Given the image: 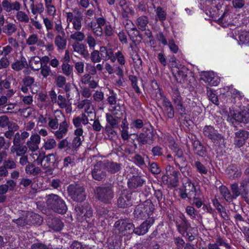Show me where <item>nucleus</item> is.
Wrapping results in <instances>:
<instances>
[{"label":"nucleus","mask_w":249,"mask_h":249,"mask_svg":"<svg viewBox=\"0 0 249 249\" xmlns=\"http://www.w3.org/2000/svg\"><path fill=\"white\" fill-rule=\"evenodd\" d=\"M30 7L31 13L34 15L42 14L45 10V6L42 2H38L36 4H35V3H32V4H30Z\"/></svg>","instance_id":"nucleus-38"},{"label":"nucleus","mask_w":249,"mask_h":249,"mask_svg":"<svg viewBox=\"0 0 249 249\" xmlns=\"http://www.w3.org/2000/svg\"><path fill=\"white\" fill-rule=\"evenodd\" d=\"M88 116L85 113H82L80 116L74 117L72 123L76 129L82 128V124L87 125L89 123Z\"/></svg>","instance_id":"nucleus-25"},{"label":"nucleus","mask_w":249,"mask_h":249,"mask_svg":"<svg viewBox=\"0 0 249 249\" xmlns=\"http://www.w3.org/2000/svg\"><path fill=\"white\" fill-rule=\"evenodd\" d=\"M68 131V124L66 120H63L59 123L58 129L53 132L57 139H61L64 137Z\"/></svg>","instance_id":"nucleus-20"},{"label":"nucleus","mask_w":249,"mask_h":249,"mask_svg":"<svg viewBox=\"0 0 249 249\" xmlns=\"http://www.w3.org/2000/svg\"><path fill=\"white\" fill-rule=\"evenodd\" d=\"M204 80L211 86H216L220 82V79L214 77V74L211 72H206L204 75Z\"/></svg>","instance_id":"nucleus-33"},{"label":"nucleus","mask_w":249,"mask_h":249,"mask_svg":"<svg viewBox=\"0 0 249 249\" xmlns=\"http://www.w3.org/2000/svg\"><path fill=\"white\" fill-rule=\"evenodd\" d=\"M40 142V137L37 134H33L27 141L26 146L30 151L36 152L39 149Z\"/></svg>","instance_id":"nucleus-16"},{"label":"nucleus","mask_w":249,"mask_h":249,"mask_svg":"<svg viewBox=\"0 0 249 249\" xmlns=\"http://www.w3.org/2000/svg\"><path fill=\"white\" fill-rule=\"evenodd\" d=\"M133 224L127 219L117 221L114 225V232L120 236L132 233Z\"/></svg>","instance_id":"nucleus-4"},{"label":"nucleus","mask_w":249,"mask_h":249,"mask_svg":"<svg viewBox=\"0 0 249 249\" xmlns=\"http://www.w3.org/2000/svg\"><path fill=\"white\" fill-rule=\"evenodd\" d=\"M29 65L30 67L34 71H38L42 65L41 58L37 56H35L31 57Z\"/></svg>","instance_id":"nucleus-40"},{"label":"nucleus","mask_w":249,"mask_h":249,"mask_svg":"<svg viewBox=\"0 0 249 249\" xmlns=\"http://www.w3.org/2000/svg\"><path fill=\"white\" fill-rule=\"evenodd\" d=\"M44 6L48 16H54L56 15V7L53 3V0H44Z\"/></svg>","instance_id":"nucleus-32"},{"label":"nucleus","mask_w":249,"mask_h":249,"mask_svg":"<svg viewBox=\"0 0 249 249\" xmlns=\"http://www.w3.org/2000/svg\"><path fill=\"white\" fill-rule=\"evenodd\" d=\"M28 66L25 58L22 57L12 64V68L16 71H19Z\"/></svg>","instance_id":"nucleus-43"},{"label":"nucleus","mask_w":249,"mask_h":249,"mask_svg":"<svg viewBox=\"0 0 249 249\" xmlns=\"http://www.w3.org/2000/svg\"><path fill=\"white\" fill-rule=\"evenodd\" d=\"M55 160V156L54 154H50L47 156H45V159L43 160L44 162L42 163V166L45 168L52 167Z\"/></svg>","instance_id":"nucleus-39"},{"label":"nucleus","mask_w":249,"mask_h":249,"mask_svg":"<svg viewBox=\"0 0 249 249\" xmlns=\"http://www.w3.org/2000/svg\"><path fill=\"white\" fill-rule=\"evenodd\" d=\"M54 43L58 51L65 49L67 43L66 34H57L54 38Z\"/></svg>","instance_id":"nucleus-24"},{"label":"nucleus","mask_w":249,"mask_h":249,"mask_svg":"<svg viewBox=\"0 0 249 249\" xmlns=\"http://www.w3.org/2000/svg\"><path fill=\"white\" fill-rule=\"evenodd\" d=\"M90 27L93 33L97 36H101L103 34V28L95 23L91 21L90 23Z\"/></svg>","instance_id":"nucleus-49"},{"label":"nucleus","mask_w":249,"mask_h":249,"mask_svg":"<svg viewBox=\"0 0 249 249\" xmlns=\"http://www.w3.org/2000/svg\"><path fill=\"white\" fill-rule=\"evenodd\" d=\"M115 57V61L117 60L118 62L122 66H124L126 63V61L123 53L118 51L114 54Z\"/></svg>","instance_id":"nucleus-57"},{"label":"nucleus","mask_w":249,"mask_h":249,"mask_svg":"<svg viewBox=\"0 0 249 249\" xmlns=\"http://www.w3.org/2000/svg\"><path fill=\"white\" fill-rule=\"evenodd\" d=\"M71 100L65 98L64 96L59 95L57 97V100L56 103L61 108H64L67 114H70L72 111L71 103L70 102Z\"/></svg>","instance_id":"nucleus-17"},{"label":"nucleus","mask_w":249,"mask_h":249,"mask_svg":"<svg viewBox=\"0 0 249 249\" xmlns=\"http://www.w3.org/2000/svg\"><path fill=\"white\" fill-rule=\"evenodd\" d=\"M44 143L42 147L45 150H50L55 148L57 145L56 142L52 138L43 139Z\"/></svg>","instance_id":"nucleus-41"},{"label":"nucleus","mask_w":249,"mask_h":249,"mask_svg":"<svg viewBox=\"0 0 249 249\" xmlns=\"http://www.w3.org/2000/svg\"><path fill=\"white\" fill-rule=\"evenodd\" d=\"M98 199L104 203H109L114 197L113 187L111 185L100 186L96 189Z\"/></svg>","instance_id":"nucleus-8"},{"label":"nucleus","mask_w":249,"mask_h":249,"mask_svg":"<svg viewBox=\"0 0 249 249\" xmlns=\"http://www.w3.org/2000/svg\"><path fill=\"white\" fill-rule=\"evenodd\" d=\"M70 38L77 42H81L85 39V36L84 33L77 31L71 34L70 35Z\"/></svg>","instance_id":"nucleus-54"},{"label":"nucleus","mask_w":249,"mask_h":249,"mask_svg":"<svg viewBox=\"0 0 249 249\" xmlns=\"http://www.w3.org/2000/svg\"><path fill=\"white\" fill-rule=\"evenodd\" d=\"M165 170L166 175L163 176L162 179L163 180L166 179L167 182L172 186H177L180 175L179 172L176 170L173 166L170 165L166 167Z\"/></svg>","instance_id":"nucleus-9"},{"label":"nucleus","mask_w":249,"mask_h":249,"mask_svg":"<svg viewBox=\"0 0 249 249\" xmlns=\"http://www.w3.org/2000/svg\"><path fill=\"white\" fill-rule=\"evenodd\" d=\"M86 41L89 45L90 49L94 50L96 45V42L94 37L91 34H88Z\"/></svg>","instance_id":"nucleus-63"},{"label":"nucleus","mask_w":249,"mask_h":249,"mask_svg":"<svg viewBox=\"0 0 249 249\" xmlns=\"http://www.w3.org/2000/svg\"><path fill=\"white\" fill-rule=\"evenodd\" d=\"M172 99L176 106V109L179 111L184 112L185 108L183 106L182 98L178 89H174Z\"/></svg>","instance_id":"nucleus-18"},{"label":"nucleus","mask_w":249,"mask_h":249,"mask_svg":"<svg viewBox=\"0 0 249 249\" xmlns=\"http://www.w3.org/2000/svg\"><path fill=\"white\" fill-rule=\"evenodd\" d=\"M50 226L54 231H60L62 230L63 225L62 222L58 219L54 218L52 219V222L50 225Z\"/></svg>","instance_id":"nucleus-59"},{"label":"nucleus","mask_w":249,"mask_h":249,"mask_svg":"<svg viewBox=\"0 0 249 249\" xmlns=\"http://www.w3.org/2000/svg\"><path fill=\"white\" fill-rule=\"evenodd\" d=\"M228 121L232 124H235V122H240L247 123L248 122L246 117L243 113L236 111L233 112H230V115L229 116Z\"/></svg>","instance_id":"nucleus-22"},{"label":"nucleus","mask_w":249,"mask_h":249,"mask_svg":"<svg viewBox=\"0 0 249 249\" xmlns=\"http://www.w3.org/2000/svg\"><path fill=\"white\" fill-rule=\"evenodd\" d=\"M178 167L185 178H188V177L192 176L191 168L187 164L185 165H180V166H178Z\"/></svg>","instance_id":"nucleus-53"},{"label":"nucleus","mask_w":249,"mask_h":249,"mask_svg":"<svg viewBox=\"0 0 249 249\" xmlns=\"http://www.w3.org/2000/svg\"><path fill=\"white\" fill-rule=\"evenodd\" d=\"M46 203L48 209L60 214H64L67 211L65 201L57 195L51 194L46 196Z\"/></svg>","instance_id":"nucleus-1"},{"label":"nucleus","mask_w":249,"mask_h":249,"mask_svg":"<svg viewBox=\"0 0 249 249\" xmlns=\"http://www.w3.org/2000/svg\"><path fill=\"white\" fill-rule=\"evenodd\" d=\"M144 124L143 121L141 119H137L132 120L130 123V127L131 128H135L140 129L143 127Z\"/></svg>","instance_id":"nucleus-62"},{"label":"nucleus","mask_w":249,"mask_h":249,"mask_svg":"<svg viewBox=\"0 0 249 249\" xmlns=\"http://www.w3.org/2000/svg\"><path fill=\"white\" fill-rule=\"evenodd\" d=\"M106 118L107 123L109 124L108 126L113 127H118L119 122L113 116V115L110 113H107L106 114Z\"/></svg>","instance_id":"nucleus-50"},{"label":"nucleus","mask_w":249,"mask_h":249,"mask_svg":"<svg viewBox=\"0 0 249 249\" xmlns=\"http://www.w3.org/2000/svg\"><path fill=\"white\" fill-rule=\"evenodd\" d=\"M109 110L112 113V115L118 119H120L123 116V107L119 104L110 107Z\"/></svg>","instance_id":"nucleus-37"},{"label":"nucleus","mask_w":249,"mask_h":249,"mask_svg":"<svg viewBox=\"0 0 249 249\" xmlns=\"http://www.w3.org/2000/svg\"><path fill=\"white\" fill-rule=\"evenodd\" d=\"M56 85L60 88H64L66 92V97L69 100H72L74 96L76 97L79 96L78 90L76 88L70 89V85L66 84V78L65 76L59 75L55 80Z\"/></svg>","instance_id":"nucleus-6"},{"label":"nucleus","mask_w":249,"mask_h":249,"mask_svg":"<svg viewBox=\"0 0 249 249\" xmlns=\"http://www.w3.org/2000/svg\"><path fill=\"white\" fill-rule=\"evenodd\" d=\"M193 145V149L195 153L201 157L205 155V148L199 141H194Z\"/></svg>","instance_id":"nucleus-42"},{"label":"nucleus","mask_w":249,"mask_h":249,"mask_svg":"<svg viewBox=\"0 0 249 249\" xmlns=\"http://www.w3.org/2000/svg\"><path fill=\"white\" fill-rule=\"evenodd\" d=\"M100 53L104 60L107 61L110 59L112 62H115L114 53L112 49L103 46L101 47Z\"/></svg>","instance_id":"nucleus-23"},{"label":"nucleus","mask_w":249,"mask_h":249,"mask_svg":"<svg viewBox=\"0 0 249 249\" xmlns=\"http://www.w3.org/2000/svg\"><path fill=\"white\" fill-rule=\"evenodd\" d=\"M144 180L139 176H133L130 178L128 182V185L131 189H136L141 187L143 184Z\"/></svg>","instance_id":"nucleus-30"},{"label":"nucleus","mask_w":249,"mask_h":249,"mask_svg":"<svg viewBox=\"0 0 249 249\" xmlns=\"http://www.w3.org/2000/svg\"><path fill=\"white\" fill-rule=\"evenodd\" d=\"M32 152V158L34 159V161L36 162L37 165L42 166V163L44 162L43 160L45 159V153L40 152L38 150Z\"/></svg>","instance_id":"nucleus-45"},{"label":"nucleus","mask_w":249,"mask_h":249,"mask_svg":"<svg viewBox=\"0 0 249 249\" xmlns=\"http://www.w3.org/2000/svg\"><path fill=\"white\" fill-rule=\"evenodd\" d=\"M148 22V18L146 16H142L137 19L136 24L140 30L144 31L146 30Z\"/></svg>","instance_id":"nucleus-44"},{"label":"nucleus","mask_w":249,"mask_h":249,"mask_svg":"<svg viewBox=\"0 0 249 249\" xmlns=\"http://www.w3.org/2000/svg\"><path fill=\"white\" fill-rule=\"evenodd\" d=\"M104 168L103 161H100L97 162L94 166L91 172L93 178L99 181L104 179L106 176V172L103 171Z\"/></svg>","instance_id":"nucleus-12"},{"label":"nucleus","mask_w":249,"mask_h":249,"mask_svg":"<svg viewBox=\"0 0 249 249\" xmlns=\"http://www.w3.org/2000/svg\"><path fill=\"white\" fill-rule=\"evenodd\" d=\"M203 133L205 136L214 142H216L222 138V135L219 134L217 130H215L213 127L211 125L205 126L203 129Z\"/></svg>","instance_id":"nucleus-13"},{"label":"nucleus","mask_w":249,"mask_h":249,"mask_svg":"<svg viewBox=\"0 0 249 249\" xmlns=\"http://www.w3.org/2000/svg\"><path fill=\"white\" fill-rule=\"evenodd\" d=\"M73 51L82 55L85 59H87L89 56L88 51L85 49V45L83 44L76 43L72 45Z\"/></svg>","instance_id":"nucleus-35"},{"label":"nucleus","mask_w":249,"mask_h":249,"mask_svg":"<svg viewBox=\"0 0 249 249\" xmlns=\"http://www.w3.org/2000/svg\"><path fill=\"white\" fill-rule=\"evenodd\" d=\"M239 41L242 44H248L249 42V34L247 31L242 32L239 36Z\"/></svg>","instance_id":"nucleus-64"},{"label":"nucleus","mask_w":249,"mask_h":249,"mask_svg":"<svg viewBox=\"0 0 249 249\" xmlns=\"http://www.w3.org/2000/svg\"><path fill=\"white\" fill-rule=\"evenodd\" d=\"M219 190L221 194L227 201L231 202L232 201L233 199L231 194L227 187L225 186H221L219 188Z\"/></svg>","instance_id":"nucleus-47"},{"label":"nucleus","mask_w":249,"mask_h":249,"mask_svg":"<svg viewBox=\"0 0 249 249\" xmlns=\"http://www.w3.org/2000/svg\"><path fill=\"white\" fill-rule=\"evenodd\" d=\"M193 165L200 174L206 175L207 174L208 171L207 168L199 161H195Z\"/></svg>","instance_id":"nucleus-51"},{"label":"nucleus","mask_w":249,"mask_h":249,"mask_svg":"<svg viewBox=\"0 0 249 249\" xmlns=\"http://www.w3.org/2000/svg\"><path fill=\"white\" fill-rule=\"evenodd\" d=\"M81 82L84 85H88L91 89H95L98 86V82L93 79L91 75L86 73L81 77Z\"/></svg>","instance_id":"nucleus-27"},{"label":"nucleus","mask_w":249,"mask_h":249,"mask_svg":"<svg viewBox=\"0 0 249 249\" xmlns=\"http://www.w3.org/2000/svg\"><path fill=\"white\" fill-rule=\"evenodd\" d=\"M82 18L80 16H75L74 19L71 22L73 28L76 31H80L82 28Z\"/></svg>","instance_id":"nucleus-60"},{"label":"nucleus","mask_w":249,"mask_h":249,"mask_svg":"<svg viewBox=\"0 0 249 249\" xmlns=\"http://www.w3.org/2000/svg\"><path fill=\"white\" fill-rule=\"evenodd\" d=\"M227 174L228 177L231 179H234L238 178L241 174L240 171L237 169L235 165H231L227 169Z\"/></svg>","instance_id":"nucleus-36"},{"label":"nucleus","mask_w":249,"mask_h":249,"mask_svg":"<svg viewBox=\"0 0 249 249\" xmlns=\"http://www.w3.org/2000/svg\"><path fill=\"white\" fill-rule=\"evenodd\" d=\"M1 5L4 10L7 12H11L13 10L19 11L21 8V5L18 1L11 2L8 0H3Z\"/></svg>","instance_id":"nucleus-21"},{"label":"nucleus","mask_w":249,"mask_h":249,"mask_svg":"<svg viewBox=\"0 0 249 249\" xmlns=\"http://www.w3.org/2000/svg\"><path fill=\"white\" fill-rule=\"evenodd\" d=\"M25 173L30 175L33 176H36L40 174L41 172L40 168L36 167L32 163H28L25 168Z\"/></svg>","instance_id":"nucleus-34"},{"label":"nucleus","mask_w":249,"mask_h":249,"mask_svg":"<svg viewBox=\"0 0 249 249\" xmlns=\"http://www.w3.org/2000/svg\"><path fill=\"white\" fill-rule=\"evenodd\" d=\"M176 224L178 231L180 233H184V231L187 230L188 227H190V225L188 223L183 219H180L178 221H177Z\"/></svg>","instance_id":"nucleus-46"},{"label":"nucleus","mask_w":249,"mask_h":249,"mask_svg":"<svg viewBox=\"0 0 249 249\" xmlns=\"http://www.w3.org/2000/svg\"><path fill=\"white\" fill-rule=\"evenodd\" d=\"M26 43L29 46L36 45L39 47H43L45 46L44 41L39 39L38 36L35 34L30 35L26 39Z\"/></svg>","instance_id":"nucleus-26"},{"label":"nucleus","mask_w":249,"mask_h":249,"mask_svg":"<svg viewBox=\"0 0 249 249\" xmlns=\"http://www.w3.org/2000/svg\"><path fill=\"white\" fill-rule=\"evenodd\" d=\"M154 209L153 204L150 200H147L136 207L134 211V217L139 219H147L151 217Z\"/></svg>","instance_id":"nucleus-2"},{"label":"nucleus","mask_w":249,"mask_h":249,"mask_svg":"<svg viewBox=\"0 0 249 249\" xmlns=\"http://www.w3.org/2000/svg\"><path fill=\"white\" fill-rule=\"evenodd\" d=\"M249 180L245 179L241 182L240 189H239L237 183H233L231 185V189L232 191V196L233 199L236 198L240 195L245 199V200L249 203V198L248 196Z\"/></svg>","instance_id":"nucleus-5"},{"label":"nucleus","mask_w":249,"mask_h":249,"mask_svg":"<svg viewBox=\"0 0 249 249\" xmlns=\"http://www.w3.org/2000/svg\"><path fill=\"white\" fill-rule=\"evenodd\" d=\"M61 70L62 73L66 76H70L73 74V67L69 63L62 64Z\"/></svg>","instance_id":"nucleus-52"},{"label":"nucleus","mask_w":249,"mask_h":249,"mask_svg":"<svg viewBox=\"0 0 249 249\" xmlns=\"http://www.w3.org/2000/svg\"><path fill=\"white\" fill-rule=\"evenodd\" d=\"M131 196V192L126 191H123L118 199L117 203L119 207L125 208L131 206L132 205Z\"/></svg>","instance_id":"nucleus-14"},{"label":"nucleus","mask_w":249,"mask_h":249,"mask_svg":"<svg viewBox=\"0 0 249 249\" xmlns=\"http://www.w3.org/2000/svg\"><path fill=\"white\" fill-rule=\"evenodd\" d=\"M17 30V26L13 23H9L2 27L3 32L7 36H11Z\"/></svg>","instance_id":"nucleus-48"},{"label":"nucleus","mask_w":249,"mask_h":249,"mask_svg":"<svg viewBox=\"0 0 249 249\" xmlns=\"http://www.w3.org/2000/svg\"><path fill=\"white\" fill-rule=\"evenodd\" d=\"M63 120H66L64 115L61 112H59V114L55 116L54 118H48V127L53 130L56 129L58 126H59V123L60 121Z\"/></svg>","instance_id":"nucleus-19"},{"label":"nucleus","mask_w":249,"mask_h":249,"mask_svg":"<svg viewBox=\"0 0 249 249\" xmlns=\"http://www.w3.org/2000/svg\"><path fill=\"white\" fill-rule=\"evenodd\" d=\"M28 149L27 146L20 144L12 146L10 150L12 153H16L17 156H22L27 153Z\"/></svg>","instance_id":"nucleus-31"},{"label":"nucleus","mask_w":249,"mask_h":249,"mask_svg":"<svg viewBox=\"0 0 249 249\" xmlns=\"http://www.w3.org/2000/svg\"><path fill=\"white\" fill-rule=\"evenodd\" d=\"M16 18L19 21L27 23L29 21L28 16L24 12L21 11H17Z\"/></svg>","instance_id":"nucleus-58"},{"label":"nucleus","mask_w":249,"mask_h":249,"mask_svg":"<svg viewBox=\"0 0 249 249\" xmlns=\"http://www.w3.org/2000/svg\"><path fill=\"white\" fill-rule=\"evenodd\" d=\"M157 92L159 93V96H158V98H160L162 100V104L163 106L165 108L173 106L170 100L168 99H167L166 97L163 95L160 89H157Z\"/></svg>","instance_id":"nucleus-55"},{"label":"nucleus","mask_w":249,"mask_h":249,"mask_svg":"<svg viewBox=\"0 0 249 249\" xmlns=\"http://www.w3.org/2000/svg\"><path fill=\"white\" fill-rule=\"evenodd\" d=\"M27 220L23 217H20L17 219H13V221L16 223L18 226H24L26 224H34L36 223L38 224L42 221V218L38 214L33 213H28L27 216Z\"/></svg>","instance_id":"nucleus-10"},{"label":"nucleus","mask_w":249,"mask_h":249,"mask_svg":"<svg viewBox=\"0 0 249 249\" xmlns=\"http://www.w3.org/2000/svg\"><path fill=\"white\" fill-rule=\"evenodd\" d=\"M146 129L144 132L141 133L138 136L137 134V140L142 144H150L152 142L153 134L152 131L149 128L144 127Z\"/></svg>","instance_id":"nucleus-15"},{"label":"nucleus","mask_w":249,"mask_h":249,"mask_svg":"<svg viewBox=\"0 0 249 249\" xmlns=\"http://www.w3.org/2000/svg\"><path fill=\"white\" fill-rule=\"evenodd\" d=\"M183 189L181 191L180 196L185 199L188 198L191 199L192 197L195 196H201V192L199 189L195 185L194 183L192 182L189 178H184L183 180Z\"/></svg>","instance_id":"nucleus-3"},{"label":"nucleus","mask_w":249,"mask_h":249,"mask_svg":"<svg viewBox=\"0 0 249 249\" xmlns=\"http://www.w3.org/2000/svg\"><path fill=\"white\" fill-rule=\"evenodd\" d=\"M104 167L110 174H115L121 169V165L117 162L104 161Z\"/></svg>","instance_id":"nucleus-28"},{"label":"nucleus","mask_w":249,"mask_h":249,"mask_svg":"<svg viewBox=\"0 0 249 249\" xmlns=\"http://www.w3.org/2000/svg\"><path fill=\"white\" fill-rule=\"evenodd\" d=\"M74 135L75 137L72 141V146L73 147L77 148L79 147L84 141L83 129V128L76 129L74 130Z\"/></svg>","instance_id":"nucleus-29"},{"label":"nucleus","mask_w":249,"mask_h":249,"mask_svg":"<svg viewBox=\"0 0 249 249\" xmlns=\"http://www.w3.org/2000/svg\"><path fill=\"white\" fill-rule=\"evenodd\" d=\"M39 70H40V74L44 78H46L48 76L52 75L51 68L47 65H42Z\"/></svg>","instance_id":"nucleus-56"},{"label":"nucleus","mask_w":249,"mask_h":249,"mask_svg":"<svg viewBox=\"0 0 249 249\" xmlns=\"http://www.w3.org/2000/svg\"><path fill=\"white\" fill-rule=\"evenodd\" d=\"M154 222L155 219L153 217H148L137 228H135L133 225L132 233H134L137 235L145 234L148 231L149 229L154 224Z\"/></svg>","instance_id":"nucleus-11"},{"label":"nucleus","mask_w":249,"mask_h":249,"mask_svg":"<svg viewBox=\"0 0 249 249\" xmlns=\"http://www.w3.org/2000/svg\"><path fill=\"white\" fill-rule=\"evenodd\" d=\"M68 192L71 198L75 201L82 202L86 199L83 186L80 184H71L68 187Z\"/></svg>","instance_id":"nucleus-7"},{"label":"nucleus","mask_w":249,"mask_h":249,"mask_svg":"<svg viewBox=\"0 0 249 249\" xmlns=\"http://www.w3.org/2000/svg\"><path fill=\"white\" fill-rule=\"evenodd\" d=\"M156 15L160 21H164L166 18V13L161 7H157L155 10Z\"/></svg>","instance_id":"nucleus-61"}]
</instances>
